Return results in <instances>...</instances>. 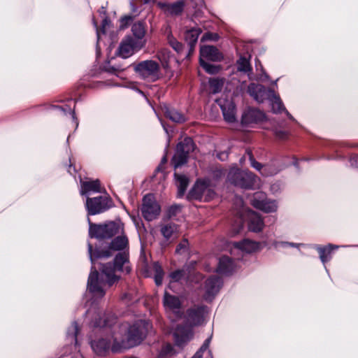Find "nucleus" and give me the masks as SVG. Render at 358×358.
Instances as JSON below:
<instances>
[{
	"mask_svg": "<svg viewBox=\"0 0 358 358\" xmlns=\"http://www.w3.org/2000/svg\"><path fill=\"white\" fill-rule=\"evenodd\" d=\"M99 12V14L101 16H102V15L104 16V18L102 20L101 29H98L97 23L94 20H93V24L96 29V36H97L96 54H99L100 52V48L99 47V45H98L99 41L100 40V34H101V33H102L103 34H104L106 33V27L109 26L110 22V20L106 16V9L105 7L102 6Z\"/></svg>",
	"mask_w": 358,
	"mask_h": 358,
	"instance_id": "c756f323",
	"label": "nucleus"
},
{
	"mask_svg": "<svg viewBox=\"0 0 358 358\" xmlns=\"http://www.w3.org/2000/svg\"><path fill=\"white\" fill-rule=\"evenodd\" d=\"M89 235L91 238L99 240L108 239L115 235L122 233L123 231L122 224L120 222H108L103 224H93L88 219Z\"/></svg>",
	"mask_w": 358,
	"mask_h": 358,
	"instance_id": "20e7f679",
	"label": "nucleus"
},
{
	"mask_svg": "<svg viewBox=\"0 0 358 358\" xmlns=\"http://www.w3.org/2000/svg\"><path fill=\"white\" fill-rule=\"evenodd\" d=\"M273 246L278 248H287L289 247V242L287 241H275L273 243Z\"/></svg>",
	"mask_w": 358,
	"mask_h": 358,
	"instance_id": "4d7b16f0",
	"label": "nucleus"
},
{
	"mask_svg": "<svg viewBox=\"0 0 358 358\" xmlns=\"http://www.w3.org/2000/svg\"><path fill=\"white\" fill-rule=\"evenodd\" d=\"M181 210V206L180 205H173L170 206L167 211V215L169 217H172L176 216Z\"/></svg>",
	"mask_w": 358,
	"mask_h": 358,
	"instance_id": "603ef678",
	"label": "nucleus"
},
{
	"mask_svg": "<svg viewBox=\"0 0 358 358\" xmlns=\"http://www.w3.org/2000/svg\"><path fill=\"white\" fill-rule=\"evenodd\" d=\"M283 111L285 113L286 115L290 120L294 121V122L296 121L295 119L294 118V117L286 109H285V110H283Z\"/></svg>",
	"mask_w": 358,
	"mask_h": 358,
	"instance_id": "69168bd1",
	"label": "nucleus"
},
{
	"mask_svg": "<svg viewBox=\"0 0 358 358\" xmlns=\"http://www.w3.org/2000/svg\"><path fill=\"white\" fill-rule=\"evenodd\" d=\"M174 176L176 180V185L178 187V196H183L187 187L188 186L189 180L187 176L184 175H180L174 173Z\"/></svg>",
	"mask_w": 358,
	"mask_h": 358,
	"instance_id": "c9c22d12",
	"label": "nucleus"
},
{
	"mask_svg": "<svg viewBox=\"0 0 358 358\" xmlns=\"http://www.w3.org/2000/svg\"><path fill=\"white\" fill-rule=\"evenodd\" d=\"M189 243L187 239H183L176 247V252L182 254L187 250Z\"/></svg>",
	"mask_w": 358,
	"mask_h": 358,
	"instance_id": "09e8293b",
	"label": "nucleus"
},
{
	"mask_svg": "<svg viewBox=\"0 0 358 358\" xmlns=\"http://www.w3.org/2000/svg\"><path fill=\"white\" fill-rule=\"evenodd\" d=\"M207 313L208 308L206 306L189 308L186 312L183 323L178 325L173 336H193L194 328L203 324Z\"/></svg>",
	"mask_w": 358,
	"mask_h": 358,
	"instance_id": "f03ea898",
	"label": "nucleus"
},
{
	"mask_svg": "<svg viewBox=\"0 0 358 358\" xmlns=\"http://www.w3.org/2000/svg\"><path fill=\"white\" fill-rule=\"evenodd\" d=\"M237 71L243 73H247L249 80H253L251 76L252 67L249 59L245 56L241 55L236 62Z\"/></svg>",
	"mask_w": 358,
	"mask_h": 358,
	"instance_id": "2f4dec72",
	"label": "nucleus"
},
{
	"mask_svg": "<svg viewBox=\"0 0 358 358\" xmlns=\"http://www.w3.org/2000/svg\"><path fill=\"white\" fill-rule=\"evenodd\" d=\"M167 41L169 45L177 52L180 53L183 50V45L179 42L171 34L167 36Z\"/></svg>",
	"mask_w": 358,
	"mask_h": 358,
	"instance_id": "79ce46f5",
	"label": "nucleus"
},
{
	"mask_svg": "<svg viewBox=\"0 0 358 358\" xmlns=\"http://www.w3.org/2000/svg\"><path fill=\"white\" fill-rule=\"evenodd\" d=\"M217 39H218V35L217 34H213V33H210V32L205 33L203 35L202 38H201L202 41H206V40L216 41Z\"/></svg>",
	"mask_w": 358,
	"mask_h": 358,
	"instance_id": "5fc2aeb1",
	"label": "nucleus"
},
{
	"mask_svg": "<svg viewBox=\"0 0 358 358\" xmlns=\"http://www.w3.org/2000/svg\"><path fill=\"white\" fill-rule=\"evenodd\" d=\"M248 229L250 231L257 233L262 231L264 222L262 217L257 213L250 210L248 214Z\"/></svg>",
	"mask_w": 358,
	"mask_h": 358,
	"instance_id": "5701e85b",
	"label": "nucleus"
},
{
	"mask_svg": "<svg viewBox=\"0 0 358 358\" xmlns=\"http://www.w3.org/2000/svg\"><path fill=\"white\" fill-rule=\"evenodd\" d=\"M68 172L71 174V175H73L76 172V169L75 167H72V165L70 164L69 167V169H68Z\"/></svg>",
	"mask_w": 358,
	"mask_h": 358,
	"instance_id": "0e129e2a",
	"label": "nucleus"
},
{
	"mask_svg": "<svg viewBox=\"0 0 358 358\" xmlns=\"http://www.w3.org/2000/svg\"><path fill=\"white\" fill-rule=\"evenodd\" d=\"M176 354V350H174L173 347L169 344L166 343L163 345L159 353V358H166L169 357H172Z\"/></svg>",
	"mask_w": 358,
	"mask_h": 358,
	"instance_id": "a19ab883",
	"label": "nucleus"
},
{
	"mask_svg": "<svg viewBox=\"0 0 358 358\" xmlns=\"http://www.w3.org/2000/svg\"><path fill=\"white\" fill-rule=\"evenodd\" d=\"M265 119V115L261 110L248 108L245 109L241 117V124L243 127H251L253 124H257Z\"/></svg>",
	"mask_w": 358,
	"mask_h": 358,
	"instance_id": "4468645a",
	"label": "nucleus"
},
{
	"mask_svg": "<svg viewBox=\"0 0 358 358\" xmlns=\"http://www.w3.org/2000/svg\"><path fill=\"white\" fill-rule=\"evenodd\" d=\"M134 70L144 79L155 81L159 77V66L158 63L153 60L139 62L135 66Z\"/></svg>",
	"mask_w": 358,
	"mask_h": 358,
	"instance_id": "0eeeda50",
	"label": "nucleus"
},
{
	"mask_svg": "<svg viewBox=\"0 0 358 358\" xmlns=\"http://www.w3.org/2000/svg\"><path fill=\"white\" fill-rule=\"evenodd\" d=\"M178 225L175 223H167L161 227L160 231L165 239L169 240L176 235Z\"/></svg>",
	"mask_w": 358,
	"mask_h": 358,
	"instance_id": "e433bc0d",
	"label": "nucleus"
},
{
	"mask_svg": "<svg viewBox=\"0 0 358 358\" xmlns=\"http://www.w3.org/2000/svg\"><path fill=\"white\" fill-rule=\"evenodd\" d=\"M287 164L282 160L273 159L264 164L262 176L265 177L273 176L278 174L287 167Z\"/></svg>",
	"mask_w": 358,
	"mask_h": 358,
	"instance_id": "4be33fe9",
	"label": "nucleus"
},
{
	"mask_svg": "<svg viewBox=\"0 0 358 358\" xmlns=\"http://www.w3.org/2000/svg\"><path fill=\"white\" fill-rule=\"evenodd\" d=\"M117 317L113 313H96L94 320H92L90 324L94 328L111 327L117 322Z\"/></svg>",
	"mask_w": 358,
	"mask_h": 358,
	"instance_id": "dca6fc26",
	"label": "nucleus"
},
{
	"mask_svg": "<svg viewBox=\"0 0 358 358\" xmlns=\"http://www.w3.org/2000/svg\"><path fill=\"white\" fill-rule=\"evenodd\" d=\"M233 250L245 253H252L260 249V243L249 239H243L239 242H233Z\"/></svg>",
	"mask_w": 358,
	"mask_h": 358,
	"instance_id": "412c9836",
	"label": "nucleus"
},
{
	"mask_svg": "<svg viewBox=\"0 0 358 358\" xmlns=\"http://www.w3.org/2000/svg\"><path fill=\"white\" fill-rule=\"evenodd\" d=\"M223 284L222 279L218 276H211L208 278L205 283L204 299L207 301H211L215 296L219 292Z\"/></svg>",
	"mask_w": 358,
	"mask_h": 358,
	"instance_id": "2eb2a0df",
	"label": "nucleus"
},
{
	"mask_svg": "<svg viewBox=\"0 0 358 358\" xmlns=\"http://www.w3.org/2000/svg\"><path fill=\"white\" fill-rule=\"evenodd\" d=\"M246 153L249 157V160L250 162V166L258 171L262 175V171L264 168V164H262L261 163L258 162L255 160V159L253 157L252 152L250 150H246Z\"/></svg>",
	"mask_w": 358,
	"mask_h": 358,
	"instance_id": "c03bdc74",
	"label": "nucleus"
},
{
	"mask_svg": "<svg viewBox=\"0 0 358 358\" xmlns=\"http://www.w3.org/2000/svg\"><path fill=\"white\" fill-rule=\"evenodd\" d=\"M236 200H237V202L238 203V204H239L240 206H243V199H242L241 198H238V197H237V198H236Z\"/></svg>",
	"mask_w": 358,
	"mask_h": 358,
	"instance_id": "774afa93",
	"label": "nucleus"
},
{
	"mask_svg": "<svg viewBox=\"0 0 358 358\" xmlns=\"http://www.w3.org/2000/svg\"><path fill=\"white\" fill-rule=\"evenodd\" d=\"M257 79L261 81H266L269 79V76H268V75L266 74V72L263 71V73L262 75H260Z\"/></svg>",
	"mask_w": 358,
	"mask_h": 358,
	"instance_id": "052dcab7",
	"label": "nucleus"
},
{
	"mask_svg": "<svg viewBox=\"0 0 358 358\" xmlns=\"http://www.w3.org/2000/svg\"><path fill=\"white\" fill-rule=\"evenodd\" d=\"M215 195V192L214 189L213 188H211L210 187V185H208L206 189V192L203 194V200L204 201H210L211 199H213L214 198Z\"/></svg>",
	"mask_w": 358,
	"mask_h": 358,
	"instance_id": "8fccbe9b",
	"label": "nucleus"
},
{
	"mask_svg": "<svg viewBox=\"0 0 358 358\" xmlns=\"http://www.w3.org/2000/svg\"><path fill=\"white\" fill-rule=\"evenodd\" d=\"M79 330L80 329L77 322L74 321L67 329L66 336H78Z\"/></svg>",
	"mask_w": 358,
	"mask_h": 358,
	"instance_id": "49530a36",
	"label": "nucleus"
},
{
	"mask_svg": "<svg viewBox=\"0 0 358 358\" xmlns=\"http://www.w3.org/2000/svg\"><path fill=\"white\" fill-rule=\"evenodd\" d=\"M184 271L182 270H176L173 272H171L169 275V277L173 282H178L183 277Z\"/></svg>",
	"mask_w": 358,
	"mask_h": 358,
	"instance_id": "3c124183",
	"label": "nucleus"
},
{
	"mask_svg": "<svg viewBox=\"0 0 358 358\" xmlns=\"http://www.w3.org/2000/svg\"><path fill=\"white\" fill-rule=\"evenodd\" d=\"M224 84V79L220 78H214L209 80V87L213 94H217L222 91Z\"/></svg>",
	"mask_w": 358,
	"mask_h": 358,
	"instance_id": "58836bf2",
	"label": "nucleus"
},
{
	"mask_svg": "<svg viewBox=\"0 0 358 358\" xmlns=\"http://www.w3.org/2000/svg\"><path fill=\"white\" fill-rule=\"evenodd\" d=\"M248 93L259 103L264 102L266 99L273 96V90L266 89L264 86L256 83H250L248 87Z\"/></svg>",
	"mask_w": 358,
	"mask_h": 358,
	"instance_id": "f8f14e48",
	"label": "nucleus"
},
{
	"mask_svg": "<svg viewBox=\"0 0 358 358\" xmlns=\"http://www.w3.org/2000/svg\"><path fill=\"white\" fill-rule=\"evenodd\" d=\"M85 206L88 215H94L101 213L110 208L107 197L99 196L94 198H87Z\"/></svg>",
	"mask_w": 358,
	"mask_h": 358,
	"instance_id": "9b49d317",
	"label": "nucleus"
},
{
	"mask_svg": "<svg viewBox=\"0 0 358 358\" xmlns=\"http://www.w3.org/2000/svg\"><path fill=\"white\" fill-rule=\"evenodd\" d=\"M327 159H338V158H343L341 156L338 155L336 157H334L331 156H327L325 157Z\"/></svg>",
	"mask_w": 358,
	"mask_h": 358,
	"instance_id": "338daca9",
	"label": "nucleus"
},
{
	"mask_svg": "<svg viewBox=\"0 0 358 358\" xmlns=\"http://www.w3.org/2000/svg\"><path fill=\"white\" fill-rule=\"evenodd\" d=\"M143 48L138 42L132 39L131 36H125L120 42L117 50V55L127 59Z\"/></svg>",
	"mask_w": 358,
	"mask_h": 358,
	"instance_id": "9d476101",
	"label": "nucleus"
},
{
	"mask_svg": "<svg viewBox=\"0 0 358 358\" xmlns=\"http://www.w3.org/2000/svg\"><path fill=\"white\" fill-rule=\"evenodd\" d=\"M122 329H127V333L125 336H148L152 334V324L146 320H137L132 324H122Z\"/></svg>",
	"mask_w": 358,
	"mask_h": 358,
	"instance_id": "1a4fd4ad",
	"label": "nucleus"
},
{
	"mask_svg": "<svg viewBox=\"0 0 358 358\" xmlns=\"http://www.w3.org/2000/svg\"><path fill=\"white\" fill-rule=\"evenodd\" d=\"M88 252L92 267L87 289L92 297L96 300L104 296L106 287H111L120 280V275L117 273H130L129 251L117 252L113 262L106 264L98 262V260L110 257L112 254L109 250H100L96 248L92 252V245L88 243Z\"/></svg>",
	"mask_w": 358,
	"mask_h": 358,
	"instance_id": "f257e3e1",
	"label": "nucleus"
},
{
	"mask_svg": "<svg viewBox=\"0 0 358 358\" xmlns=\"http://www.w3.org/2000/svg\"><path fill=\"white\" fill-rule=\"evenodd\" d=\"M69 104L65 106H52L53 109L59 110L63 112L64 114L70 113L72 116V119L76 124V127L78 126V119L75 113V101L73 99L68 100Z\"/></svg>",
	"mask_w": 358,
	"mask_h": 358,
	"instance_id": "72a5a7b5",
	"label": "nucleus"
},
{
	"mask_svg": "<svg viewBox=\"0 0 358 358\" xmlns=\"http://www.w3.org/2000/svg\"><path fill=\"white\" fill-rule=\"evenodd\" d=\"M162 7L172 15H178L184 10V0H179L173 3H164Z\"/></svg>",
	"mask_w": 358,
	"mask_h": 358,
	"instance_id": "473e14b6",
	"label": "nucleus"
},
{
	"mask_svg": "<svg viewBox=\"0 0 358 358\" xmlns=\"http://www.w3.org/2000/svg\"><path fill=\"white\" fill-rule=\"evenodd\" d=\"M110 337H95L90 341L92 350L97 355L103 356L109 350L110 346Z\"/></svg>",
	"mask_w": 358,
	"mask_h": 358,
	"instance_id": "a211bd4d",
	"label": "nucleus"
},
{
	"mask_svg": "<svg viewBox=\"0 0 358 358\" xmlns=\"http://www.w3.org/2000/svg\"><path fill=\"white\" fill-rule=\"evenodd\" d=\"M132 21L131 16H124L121 19V27H126L129 22Z\"/></svg>",
	"mask_w": 358,
	"mask_h": 358,
	"instance_id": "13d9d810",
	"label": "nucleus"
},
{
	"mask_svg": "<svg viewBox=\"0 0 358 358\" xmlns=\"http://www.w3.org/2000/svg\"><path fill=\"white\" fill-rule=\"evenodd\" d=\"M144 337H115L111 350L118 352L141 344Z\"/></svg>",
	"mask_w": 358,
	"mask_h": 358,
	"instance_id": "ddd939ff",
	"label": "nucleus"
},
{
	"mask_svg": "<svg viewBox=\"0 0 358 358\" xmlns=\"http://www.w3.org/2000/svg\"><path fill=\"white\" fill-rule=\"evenodd\" d=\"M350 163L351 166L358 168V155H352L350 158Z\"/></svg>",
	"mask_w": 358,
	"mask_h": 358,
	"instance_id": "6e6d98bb",
	"label": "nucleus"
},
{
	"mask_svg": "<svg viewBox=\"0 0 358 358\" xmlns=\"http://www.w3.org/2000/svg\"><path fill=\"white\" fill-rule=\"evenodd\" d=\"M141 213L147 221H152L157 218L161 212V207L154 194H147L142 199Z\"/></svg>",
	"mask_w": 358,
	"mask_h": 358,
	"instance_id": "423d86ee",
	"label": "nucleus"
},
{
	"mask_svg": "<svg viewBox=\"0 0 358 358\" xmlns=\"http://www.w3.org/2000/svg\"><path fill=\"white\" fill-rule=\"evenodd\" d=\"M236 268V264L232 258L228 256H222L219 259L216 271L220 274L227 275L231 274Z\"/></svg>",
	"mask_w": 358,
	"mask_h": 358,
	"instance_id": "aec40b11",
	"label": "nucleus"
},
{
	"mask_svg": "<svg viewBox=\"0 0 358 358\" xmlns=\"http://www.w3.org/2000/svg\"><path fill=\"white\" fill-rule=\"evenodd\" d=\"M209 184V181L205 180H198L190 190L189 195L192 199L202 201L203 194Z\"/></svg>",
	"mask_w": 358,
	"mask_h": 358,
	"instance_id": "bb28decb",
	"label": "nucleus"
},
{
	"mask_svg": "<svg viewBox=\"0 0 358 358\" xmlns=\"http://www.w3.org/2000/svg\"><path fill=\"white\" fill-rule=\"evenodd\" d=\"M227 180L236 187L253 189L258 185L259 178L249 171H243L233 166L228 172Z\"/></svg>",
	"mask_w": 358,
	"mask_h": 358,
	"instance_id": "7ed1b4c3",
	"label": "nucleus"
},
{
	"mask_svg": "<svg viewBox=\"0 0 358 358\" xmlns=\"http://www.w3.org/2000/svg\"><path fill=\"white\" fill-rule=\"evenodd\" d=\"M106 250L124 252V250L129 251V240L126 235L121 234L114 238Z\"/></svg>",
	"mask_w": 358,
	"mask_h": 358,
	"instance_id": "b1692460",
	"label": "nucleus"
},
{
	"mask_svg": "<svg viewBox=\"0 0 358 358\" xmlns=\"http://www.w3.org/2000/svg\"><path fill=\"white\" fill-rule=\"evenodd\" d=\"M250 203L254 208L266 213L275 212L278 209L277 202L268 199L266 195L262 192L255 193Z\"/></svg>",
	"mask_w": 358,
	"mask_h": 358,
	"instance_id": "6e6552de",
	"label": "nucleus"
},
{
	"mask_svg": "<svg viewBox=\"0 0 358 358\" xmlns=\"http://www.w3.org/2000/svg\"><path fill=\"white\" fill-rule=\"evenodd\" d=\"M163 304L166 310H171L174 313H178L181 307L180 299L176 296L171 295L167 292L164 293Z\"/></svg>",
	"mask_w": 358,
	"mask_h": 358,
	"instance_id": "cd10ccee",
	"label": "nucleus"
},
{
	"mask_svg": "<svg viewBox=\"0 0 358 358\" xmlns=\"http://www.w3.org/2000/svg\"><path fill=\"white\" fill-rule=\"evenodd\" d=\"M222 55L217 48L213 45H204L200 48L199 59L203 61H221Z\"/></svg>",
	"mask_w": 358,
	"mask_h": 358,
	"instance_id": "6ab92c4d",
	"label": "nucleus"
},
{
	"mask_svg": "<svg viewBox=\"0 0 358 358\" xmlns=\"http://www.w3.org/2000/svg\"><path fill=\"white\" fill-rule=\"evenodd\" d=\"M166 162H167V158H166V155H165L162 157V160H161V164H160L158 166V167L157 168V171H162V166H163L164 164H165L166 163Z\"/></svg>",
	"mask_w": 358,
	"mask_h": 358,
	"instance_id": "bf43d9fd",
	"label": "nucleus"
},
{
	"mask_svg": "<svg viewBox=\"0 0 358 358\" xmlns=\"http://www.w3.org/2000/svg\"><path fill=\"white\" fill-rule=\"evenodd\" d=\"M268 100L271 103L272 111L274 113H280L283 110H285L283 103L282 102L279 96L275 94L274 91L273 96H271Z\"/></svg>",
	"mask_w": 358,
	"mask_h": 358,
	"instance_id": "4c0bfd02",
	"label": "nucleus"
},
{
	"mask_svg": "<svg viewBox=\"0 0 358 358\" xmlns=\"http://www.w3.org/2000/svg\"><path fill=\"white\" fill-rule=\"evenodd\" d=\"M153 270L155 272L154 279L155 284L157 286H159L162 283L163 277H164V271L161 266V265L158 262H155L153 264Z\"/></svg>",
	"mask_w": 358,
	"mask_h": 358,
	"instance_id": "ea45409f",
	"label": "nucleus"
},
{
	"mask_svg": "<svg viewBox=\"0 0 358 358\" xmlns=\"http://www.w3.org/2000/svg\"><path fill=\"white\" fill-rule=\"evenodd\" d=\"M195 148L193 140L190 137L185 138L177 144L176 152L171 159L173 166L177 169L186 164L189 154Z\"/></svg>",
	"mask_w": 358,
	"mask_h": 358,
	"instance_id": "39448f33",
	"label": "nucleus"
},
{
	"mask_svg": "<svg viewBox=\"0 0 358 358\" xmlns=\"http://www.w3.org/2000/svg\"><path fill=\"white\" fill-rule=\"evenodd\" d=\"M189 337H176L175 344L179 348H183L189 341Z\"/></svg>",
	"mask_w": 358,
	"mask_h": 358,
	"instance_id": "864d4df0",
	"label": "nucleus"
},
{
	"mask_svg": "<svg viewBox=\"0 0 358 358\" xmlns=\"http://www.w3.org/2000/svg\"><path fill=\"white\" fill-rule=\"evenodd\" d=\"M201 32V28L198 27L186 28L185 30L184 38L189 46V52L194 51L198 38Z\"/></svg>",
	"mask_w": 358,
	"mask_h": 358,
	"instance_id": "a878e982",
	"label": "nucleus"
},
{
	"mask_svg": "<svg viewBox=\"0 0 358 358\" xmlns=\"http://www.w3.org/2000/svg\"><path fill=\"white\" fill-rule=\"evenodd\" d=\"M131 31L133 34L132 39L136 42H138L143 47L145 44L144 36L145 34V24L142 22L134 23L131 27Z\"/></svg>",
	"mask_w": 358,
	"mask_h": 358,
	"instance_id": "c85d7f7f",
	"label": "nucleus"
},
{
	"mask_svg": "<svg viewBox=\"0 0 358 358\" xmlns=\"http://www.w3.org/2000/svg\"><path fill=\"white\" fill-rule=\"evenodd\" d=\"M306 245L303 244V243H292V242H289V247H292V248H299L300 246H305Z\"/></svg>",
	"mask_w": 358,
	"mask_h": 358,
	"instance_id": "e2e57ef3",
	"label": "nucleus"
},
{
	"mask_svg": "<svg viewBox=\"0 0 358 358\" xmlns=\"http://www.w3.org/2000/svg\"><path fill=\"white\" fill-rule=\"evenodd\" d=\"M308 246L317 250L320 255V259L324 265L331 260L333 250L339 248L338 245L333 244H329L327 246L318 245H308Z\"/></svg>",
	"mask_w": 358,
	"mask_h": 358,
	"instance_id": "393cba45",
	"label": "nucleus"
},
{
	"mask_svg": "<svg viewBox=\"0 0 358 358\" xmlns=\"http://www.w3.org/2000/svg\"><path fill=\"white\" fill-rule=\"evenodd\" d=\"M201 66L208 73L215 74L219 71V67L209 63L208 61L199 59Z\"/></svg>",
	"mask_w": 358,
	"mask_h": 358,
	"instance_id": "37998d69",
	"label": "nucleus"
},
{
	"mask_svg": "<svg viewBox=\"0 0 358 358\" xmlns=\"http://www.w3.org/2000/svg\"><path fill=\"white\" fill-rule=\"evenodd\" d=\"M273 131L275 136L279 140H285L289 136L288 131H287L285 130H282L278 127L274 128L273 129Z\"/></svg>",
	"mask_w": 358,
	"mask_h": 358,
	"instance_id": "a18cd8bd",
	"label": "nucleus"
},
{
	"mask_svg": "<svg viewBox=\"0 0 358 358\" xmlns=\"http://www.w3.org/2000/svg\"><path fill=\"white\" fill-rule=\"evenodd\" d=\"M164 113L166 117L174 122L183 123L186 121L185 116L176 109L166 107Z\"/></svg>",
	"mask_w": 358,
	"mask_h": 358,
	"instance_id": "f704fd0d",
	"label": "nucleus"
},
{
	"mask_svg": "<svg viewBox=\"0 0 358 358\" xmlns=\"http://www.w3.org/2000/svg\"><path fill=\"white\" fill-rule=\"evenodd\" d=\"M220 106L224 119L228 123H234L236 121V105L231 100L220 99L217 100Z\"/></svg>",
	"mask_w": 358,
	"mask_h": 358,
	"instance_id": "f3484780",
	"label": "nucleus"
},
{
	"mask_svg": "<svg viewBox=\"0 0 358 358\" xmlns=\"http://www.w3.org/2000/svg\"><path fill=\"white\" fill-rule=\"evenodd\" d=\"M80 191L82 196H88L91 192H100V181L99 180L92 181H82L80 179Z\"/></svg>",
	"mask_w": 358,
	"mask_h": 358,
	"instance_id": "7c9ffc66",
	"label": "nucleus"
},
{
	"mask_svg": "<svg viewBox=\"0 0 358 358\" xmlns=\"http://www.w3.org/2000/svg\"><path fill=\"white\" fill-rule=\"evenodd\" d=\"M217 156L220 160L224 161L227 157V154L225 152H220L217 154Z\"/></svg>",
	"mask_w": 358,
	"mask_h": 358,
	"instance_id": "680f3d73",
	"label": "nucleus"
},
{
	"mask_svg": "<svg viewBox=\"0 0 358 358\" xmlns=\"http://www.w3.org/2000/svg\"><path fill=\"white\" fill-rule=\"evenodd\" d=\"M210 342V338L206 339L203 344V345L200 348V349L195 353V355L192 358H202V355L204 351L207 350Z\"/></svg>",
	"mask_w": 358,
	"mask_h": 358,
	"instance_id": "de8ad7c7",
	"label": "nucleus"
}]
</instances>
